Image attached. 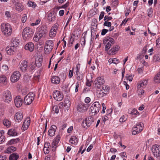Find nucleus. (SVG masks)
Instances as JSON below:
<instances>
[{
    "instance_id": "62",
    "label": "nucleus",
    "mask_w": 160,
    "mask_h": 160,
    "mask_svg": "<svg viewBox=\"0 0 160 160\" xmlns=\"http://www.w3.org/2000/svg\"><path fill=\"white\" fill-rule=\"evenodd\" d=\"M155 59H156V61H158L160 60V54H158L154 56Z\"/></svg>"
},
{
    "instance_id": "40",
    "label": "nucleus",
    "mask_w": 160,
    "mask_h": 160,
    "mask_svg": "<svg viewBox=\"0 0 160 160\" xmlns=\"http://www.w3.org/2000/svg\"><path fill=\"white\" fill-rule=\"evenodd\" d=\"M53 48L45 46L44 52L45 54H48L52 50Z\"/></svg>"
},
{
    "instance_id": "18",
    "label": "nucleus",
    "mask_w": 160,
    "mask_h": 160,
    "mask_svg": "<svg viewBox=\"0 0 160 160\" xmlns=\"http://www.w3.org/2000/svg\"><path fill=\"white\" fill-rule=\"evenodd\" d=\"M23 118L22 113L21 112H18L16 113L14 118L16 122L18 123L21 121Z\"/></svg>"
},
{
    "instance_id": "52",
    "label": "nucleus",
    "mask_w": 160,
    "mask_h": 160,
    "mask_svg": "<svg viewBox=\"0 0 160 160\" xmlns=\"http://www.w3.org/2000/svg\"><path fill=\"white\" fill-rule=\"evenodd\" d=\"M127 120V118L124 115L122 116L119 119V121L120 122H125Z\"/></svg>"
},
{
    "instance_id": "39",
    "label": "nucleus",
    "mask_w": 160,
    "mask_h": 160,
    "mask_svg": "<svg viewBox=\"0 0 160 160\" xmlns=\"http://www.w3.org/2000/svg\"><path fill=\"white\" fill-rule=\"evenodd\" d=\"M53 41L51 40H47L45 44V46L53 48Z\"/></svg>"
},
{
    "instance_id": "63",
    "label": "nucleus",
    "mask_w": 160,
    "mask_h": 160,
    "mask_svg": "<svg viewBox=\"0 0 160 160\" xmlns=\"http://www.w3.org/2000/svg\"><path fill=\"white\" fill-rule=\"evenodd\" d=\"M91 101V99L90 98L87 97L84 100L85 102L86 103H88Z\"/></svg>"
},
{
    "instance_id": "26",
    "label": "nucleus",
    "mask_w": 160,
    "mask_h": 160,
    "mask_svg": "<svg viewBox=\"0 0 160 160\" xmlns=\"http://www.w3.org/2000/svg\"><path fill=\"white\" fill-rule=\"evenodd\" d=\"M107 42L113 44L114 43V40L113 38L109 36H107L103 40L104 44Z\"/></svg>"
},
{
    "instance_id": "14",
    "label": "nucleus",
    "mask_w": 160,
    "mask_h": 160,
    "mask_svg": "<svg viewBox=\"0 0 160 160\" xmlns=\"http://www.w3.org/2000/svg\"><path fill=\"white\" fill-rule=\"evenodd\" d=\"M30 123V118L28 117L26 118L23 123L22 128V129L24 131L26 130L29 126Z\"/></svg>"
},
{
    "instance_id": "44",
    "label": "nucleus",
    "mask_w": 160,
    "mask_h": 160,
    "mask_svg": "<svg viewBox=\"0 0 160 160\" xmlns=\"http://www.w3.org/2000/svg\"><path fill=\"white\" fill-rule=\"evenodd\" d=\"M64 107H66V108H68L70 106V101H69L68 99V98H65L64 100Z\"/></svg>"
},
{
    "instance_id": "35",
    "label": "nucleus",
    "mask_w": 160,
    "mask_h": 160,
    "mask_svg": "<svg viewBox=\"0 0 160 160\" xmlns=\"http://www.w3.org/2000/svg\"><path fill=\"white\" fill-rule=\"evenodd\" d=\"M106 94L103 92V90L100 89V91L98 90L97 92V96L99 98H101L105 96Z\"/></svg>"
},
{
    "instance_id": "60",
    "label": "nucleus",
    "mask_w": 160,
    "mask_h": 160,
    "mask_svg": "<svg viewBox=\"0 0 160 160\" xmlns=\"http://www.w3.org/2000/svg\"><path fill=\"white\" fill-rule=\"evenodd\" d=\"M80 64L79 63H78L77 64L76 66V73H78V72H79V71H80Z\"/></svg>"
},
{
    "instance_id": "59",
    "label": "nucleus",
    "mask_w": 160,
    "mask_h": 160,
    "mask_svg": "<svg viewBox=\"0 0 160 160\" xmlns=\"http://www.w3.org/2000/svg\"><path fill=\"white\" fill-rule=\"evenodd\" d=\"M156 46L158 48H160V38H158L156 41Z\"/></svg>"
},
{
    "instance_id": "31",
    "label": "nucleus",
    "mask_w": 160,
    "mask_h": 160,
    "mask_svg": "<svg viewBox=\"0 0 160 160\" xmlns=\"http://www.w3.org/2000/svg\"><path fill=\"white\" fill-rule=\"evenodd\" d=\"M69 142L72 144H77L78 142V140L76 137L74 136H71L69 140Z\"/></svg>"
},
{
    "instance_id": "32",
    "label": "nucleus",
    "mask_w": 160,
    "mask_h": 160,
    "mask_svg": "<svg viewBox=\"0 0 160 160\" xmlns=\"http://www.w3.org/2000/svg\"><path fill=\"white\" fill-rule=\"evenodd\" d=\"M16 150V148L13 147L11 146L9 147L5 151V152L6 153H11L13 152Z\"/></svg>"
},
{
    "instance_id": "10",
    "label": "nucleus",
    "mask_w": 160,
    "mask_h": 160,
    "mask_svg": "<svg viewBox=\"0 0 160 160\" xmlns=\"http://www.w3.org/2000/svg\"><path fill=\"white\" fill-rule=\"evenodd\" d=\"M53 96L54 99L59 101H61L63 98V95L60 91L56 90L53 93Z\"/></svg>"
},
{
    "instance_id": "15",
    "label": "nucleus",
    "mask_w": 160,
    "mask_h": 160,
    "mask_svg": "<svg viewBox=\"0 0 160 160\" xmlns=\"http://www.w3.org/2000/svg\"><path fill=\"white\" fill-rule=\"evenodd\" d=\"M60 138L61 137H60V135H58L56 136V137L54 139L52 143V150L53 151L55 150V149L56 148V146L59 143L60 140Z\"/></svg>"
},
{
    "instance_id": "20",
    "label": "nucleus",
    "mask_w": 160,
    "mask_h": 160,
    "mask_svg": "<svg viewBox=\"0 0 160 160\" xmlns=\"http://www.w3.org/2000/svg\"><path fill=\"white\" fill-rule=\"evenodd\" d=\"M60 78L56 76H52L51 78V82L52 83L55 84H58L60 82Z\"/></svg>"
},
{
    "instance_id": "47",
    "label": "nucleus",
    "mask_w": 160,
    "mask_h": 160,
    "mask_svg": "<svg viewBox=\"0 0 160 160\" xmlns=\"http://www.w3.org/2000/svg\"><path fill=\"white\" fill-rule=\"evenodd\" d=\"M148 16L149 17H151L152 16L153 9L152 8H149L148 10Z\"/></svg>"
},
{
    "instance_id": "51",
    "label": "nucleus",
    "mask_w": 160,
    "mask_h": 160,
    "mask_svg": "<svg viewBox=\"0 0 160 160\" xmlns=\"http://www.w3.org/2000/svg\"><path fill=\"white\" fill-rule=\"evenodd\" d=\"M38 34L36 33L35 34L33 38V40L36 42H37L39 41V40L40 39V38L38 37Z\"/></svg>"
},
{
    "instance_id": "22",
    "label": "nucleus",
    "mask_w": 160,
    "mask_h": 160,
    "mask_svg": "<svg viewBox=\"0 0 160 160\" xmlns=\"http://www.w3.org/2000/svg\"><path fill=\"white\" fill-rule=\"evenodd\" d=\"M56 14L54 11L51 12L48 14V19L50 22H53L56 20Z\"/></svg>"
},
{
    "instance_id": "2",
    "label": "nucleus",
    "mask_w": 160,
    "mask_h": 160,
    "mask_svg": "<svg viewBox=\"0 0 160 160\" xmlns=\"http://www.w3.org/2000/svg\"><path fill=\"white\" fill-rule=\"evenodd\" d=\"M1 28L3 34L6 36L11 35L12 29V27L8 23H2L1 25Z\"/></svg>"
},
{
    "instance_id": "30",
    "label": "nucleus",
    "mask_w": 160,
    "mask_h": 160,
    "mask_svg": "<svg viewBox=\"0 0 160 160\" xmlns=\"http://www.w3.org/2000/svg\"><path fill=\"white\" fill-rule=\"evenodd\" d=\"M76 78L78 81H81L83 80L84 78V73L82 72L76 73Z\"/></svg>"
},
{
    "instance_id": "9",
    "label": "nucleus",
    "mask_w": 160,
    "mask_h": 160,
    "mask_svg": "<svg viewBox=\"0 0 160 160\" xmlns=\"http://www.w3.org/2000/svg\"><path fill=\"white\" fill-rule=\"evenodd\" d=\"M21 76L20 72L18 71H15L11 75L10 80L12 82H16L20 79Z\"/></svg>"
},
{
    "instance_id": "12",
    "label": "nucleus",
    "mask_w": 160,
    "mask_h": 160,
    "mask_svg": "<svg viewBox=\"0 0 160 160\" xmlns=\"http://www.w3.org/2000/svg\"><path fill=\"white\" fill-rule=\"evenodd\" d=\"M104 82V80L102 77H98L94 81L95 85L98 88H100L101 86L103 84Z\"/></svg>"
},
{
    "instance_id": "21",
    "label": "nucleus",
    "mask_w": 160,
    "mask_h": 160,
    "mask_svg": "<svg viewBox=\"0 0 160 160\" xmlns=\"http://www.w3.org/2000/svg\"><path fill=\"white\" fill-rule=\"evenodd\" d=\"M119 48V47L118 46L116 45L114 46L109 51L108 54L110 55H113L116 54L118 51Z\"/></svg>"
},
{
    "instance_id": "50",
    "label": "nucleus",
    "mask_w": 160,
    "mask_h": 160,
    "mask_svg": "<svg viewBox=\"0 0 160 160\" xmlns=\"http://www.w3.org/2000/svg\"><path fill=\"white\" fill-rule=\"evenodd\" d=\"M57 32H53L52 31L50 30L49 33V36L50 37L53 38L54 37L56 34Z\"/></svg>"
},
{
    "instance_id": "45",
    "label": "nucleus",
    "mask_w": 160,
    "mask_h": 160,
    "mask_svg": "<svg viewBox=\"0 0 160 160\" xmlns=\"http://www.w3.org/2000/svg\"><path fill=\"white\" fill-rule=\"evenodd\" d=\"M36 66L35 63L34 62H31L30 65L29 66L30 70L31 71L33 70Z\"/></svg>"
},
{
    "instance_id": "42",
    "label": "nucleus",
    "mask_w": 160,
    "mask_h": 160,
    "mask_svg": "<svg viewBox=\"0 0 160 160\" xmlns=\"http://www.w3.org/2000/svg\"><path fill=\"white\" fill-rule=\"evenodd\" d=\"M6 82H7V79L5 76H0V85L4 84Z\"/></svg>"
},
{
    "instance_id": "43",
    "label": "nucleus",
    "mask_w": 160,
    "mask_h": 160,
    "mask_svg": "<svg viewBox=\"0 0 160 160\" xmlns=\"http://www.w3.org/2000/svg\"><path fill=\"white\" fill-rule=\"evenodd\" d=\"M154 81L156 83H160V73H158L154 77Z\"/></svg>"
},
{
    "instance_id": "49",
    "label": "nucleus",
    "mask_w": 160,
    "mask_h": 160,
    "mask_svg": "<svg viewBox=\"0 0 160 160\" xmlns=\"http://www.w3.org/2000/svg\"><path fill=\"white\" fill-rule=\"evenodd\" d=\"M105 44H106V45L105 47V49L106 51H107L112 46V44L111 43H109L107 42L106 43H105Z\"/></svg>"
},
{
    "instance_id": "57",
    "label": "nucleus",
    "mask_w": 160,
    "mask_h": 160,
    "mask_svg": "<svg viewBox=\"0 0 160 160\" xmlns=\"http://www.w3.org/2000/svg\"><path fill=\"white\" fill-rule=\"evenodd\" d=\"M104 14H105V13L103 11H102L101 12L100 15L99 17V20H100L102 19L103 18V17L104 16Z\"/></svg>"
},
{
    "instance_id": "38",
    "label": "nucleus",
    "mask_w": 160,
    "mask_h": 160,
    "mask_svg": "<svg viewBox=\"0 0 160 160\" xmlns=\"http://www.w3.org/2000/svg\"><path fill=\"white\" fill-rule=\"evenodd\" d=\"M58 23H56L54 24L50 30L52 31L53 32H57V30L58 28Z\"/></svg>"
},
{
    "instance_id": "24",
    "label": "nucleus",
    "mask_w": 160,
    "mask_h": 160,
    "mask_svg": "<svg viewBox=\"0 0 160 160\" xmlns=\"http://www.w3.org/2000/svg\"><path fill=\"white\" fill-rule=\"evenodd\" d=\"M34 44L32 42L28 43L25 46V49L28 50L30 52H32L33 51L34 48Z\"/></svg>"
},
{
    "instance_id": "61",
    "label": "nucleus",
    "mask_w": 160,
    "mask_h": 160,
    "mask_svg": "<svg viewBox=\"0 0 160 160\" xmlns=\"http://www.w3.org/2000/svg\"><path fill=\"white\" fill-rule=\"evenodd\" d=\"M108 31V30L105 29H103L101 32V35H105Z\"/></svg>"
},
{
    "instance_id": "5",
    "label": "nucleus",
    "mask_w": 160,
    "mask_h": 160,
    "mask_svg": "<svg viewBox=\"0 0 160 160\" xmlns=\"http://www.w3.org/2000/svg\"><path fill=\"white\" fill-rule=\"evenodd\" d=\"M94 119L93 117L90 116L86 118L82 123V126L85 128H87L89 127L92 122H94Z\"/></svg>"
},
{
    "instance_id": "29",
    "label": "nucleus",
    "mask_w": 160,
    "mask_h": 160,
    "mask_svg": "<svg viewBox=\"0 0 160 160\" xmlns=\"http://www.w3.org/2000/svg\"><path fill=\"white\" fill-rule=\"evenodd\" d=\"M42 59L39 57H37L36 58L35 64L36 66L38 67H40L42 65Z\"/></svg>"
},
{
    "instance_id": "33",
    "label": "nucleus",
    "mask_w": 160,
    "mask_h": 160,
    "mask_svg": "<svg viewBox=\"0 0 160 160\" xmlns=\"http://www.w3.org/2000/svg\"><path fill=\"white\" fill-rule=\"evenodd\" d=\"M19 158L18 154L14 153L11 154L9 157L10 160H17Z\"/></svg>"
},
{
    "instance_id": "56",
    "label": "nucleus",
    "mask_w": 160,
    "mask_h": 160,
    "mask_svg": "<svg viewBox=\"0 0 160 160\" xmlns=\"http://www.w3.org/2000/svg\"><path fill=\"white\" fill-rule=\"evenodd\" d=\"M41 21L40 19H38L37 20L35 23H32L31 24L32 26L36 25L40 23Z\"/></svg>"
},
{
    "instance_id": "34",
    "label": "nucleus",
    "mask_w": 160,
    "mask_h": 160,
    "mask_svg": "<svg viewBox=\"0 0 160 160\" xmlns=\"http://www.w3.org/2000/svg\"><path fill=\"white\" fill-rule=\"evenodd\" d=\"M19 44V40L17 38H15L12 39V42L10 44L14 46H15L17 48Z\"/></svg>"
},
{
    "instance_id": "36",
    "label": "nucleus",
    "mask_w": 160,
    "mask_h": 160,
    "mask_svg": "<svg viewBox=\"0 0 160 160\" xmlns=\"http://www.w3.org/2000/svg\"><path fill=\"white\" fill-rule=\"evenodd\" d=\"M2 123L4 126L7 128H9L11 126V123L10 121L7 119H4Z\"/></svg>"
},
{
    "instance_id": "64",
    "label": "nucleus",
    "mask_w": 160,
    "mask_h": 160,
    "mask_svg": "<svg viewBox=\"0 0 160 160\" xmlns=\"http://www.w3.org/2000/svg\"><path fill=\"white\" fill-rule=\"evenodd\" d=\"M120 156L123 158V157H126L127 158V156L126 155V153L125 152H122L120 153Z\"/></svg>"
},
{
    "instance_id": "58",
    "label": "nucleus",
    "mask_w": 160,
    "mask_h": 160,
    "mask_svg": "<svg viewBox=\"0 0 160 160\" xmlns=\"http://www.w3.org/2000/svg\"><path fill=\"white\" fill-rule=\"evenodd\" d=\"M27 19V15L26 14H24L23 15V17L21 19V21L22 23H24L26 21Z\"/></svg>"
},
{
    "instance_id": "7",
    "label": "nucleus",
    "mask_w": 160,
    "mask_h": 160,
    "mask_svg": "<svg viewBox=\"0 0 160 160\" xmlns=\"http://www.w3.org/2000/svg\"><path fill=\"white\" fill-rule=\"evenodd\" d=\"M143 124L141 122L137 124L135 127L133 128L132 130V134L135 135L141 132L143 129Z\"/></svg>"
},
{
    "instance_id": "54",
    "label": "nucleus",
    "mask_w": 160,
    "mask_h": 160,
    "mask_svg": "<svg viewBox=\"0 0 160 160\" xmlns=\"http://www.w3.org/2000/svg\"><path fill=\"white\" fill-rule=\"evenodd\" d=\"M112 19V17L106 15L104 17V21L106 20V21H108L111 20Z\"/></svg>"
},
{
    "instance_id": "46",
    "label": "nucleus",
    "mask_w": 160,
    "mask_h": 160,
    "mask_svg": "<svg viewBox=\"0 0 160 160\" xmlns=\"http://www.w3.org/2000/svg\"><path fill=\"white\" fill-rule=\"evenodd\" d=\"M28 5L29 7H32L35 8L36 6V5L34 2H32L31 1H29L28 2Z\"/></svg>"
},
{
    "instance_id": "28",
    "label": "nucleus",
    "mask_w": 160,
    "mask_h": 160,
    "mask_svg": "<svg viewBox=\"0 0 160 160\" xmlns=\"http://www.w3.org/2000/svg\"><path fill=\"white\" fill-rule=\"evenodd\" d=\"M15 9L19 12H22L23 9V6L22 3L17 2L15 4Z\"/></svg>"
},
{
    "instance_id": "6",
    "label": "nucleus",
    "mask_w": 160,
    "mask_h": 160,
    "mask_svg": "<svg viewBox=\"0 0 160 160\" xmlns=\"http://www.w3.org/2000/svg\"><path fill=\"white\" fill-rule=\"evenodd\" d=\"M90 108L92 113L95 115L99 112L101 109V105L98 102H95L92 104Z\"/></svg>"
},
{
    "instance_id": "16",
    "label": "nucleus",
    "mask_w": 160,
    "mask_h": 160,
    "mask_svg": "<svg viewBox=\"0 0 160 160\" xmlns=\"http://www.w3.org/2000/svg\"><path fill=\"white\" fill-rule=\"evenodd\" d=\"M14 103L16 107H20L22 104V99L19 96L16 97L14 99Z\"/></svg>"
},
{
    "instance_id": "8",
    "label": "nucleus",
    "mask_w": 160,
    "mask_h": 160,
    "mask_svg": "<svg viewBox=\"0 0 160 160\" xmlns=\"http://www.w3.org/2000/svg\"><path fill=\"white\" fill-rule=\"evenodd\" d=\"M152 152L154 157H160V145H153L152 148Z\"/></svg>"
},
{
    "instance_id": "25",
    "label": "nucleus",
    "mask_w": 160,
    "mask_h": 160,
    "mask_svg": "<svg viewBox=\"0 0 160 160\" xmlns=\"http://www.w3.org/2000/svg\"><path fill=\"white\" fill-rule=\"evenodd\" d=\"M148 83V80H145L142 81H139L137 84V88L139 89L141 87L143 88Z\"/></svg>"
},
{
    "instance_id": "37",
    "label": "nucleus",
    "mask_w": 160,
    "mask_h": 160,
    "mask_svg": "<svg viewBox=\"0 0 160 160\" xmlns=\"http://www.w3.org/2000/svg\"><path fill=\"white\" fill-rule=\"evenodd\" d=\"M62 90L65 94L68 93L70 91V88L68 85H65L62 87Z\"/></svg>"
},
{
    "instance_id": "19",
    "label": "nucleus",
    "mask_w": 160,
    "mask_h": 160,
    "mask_svg": "<svg viewBox=\"0 0 160 160\" xmlns=\"http://www.w3.org/2000/svg\"><path fill=\"white\" fill-rule=\"evenodd\" d=\"M47 32V30L43 27H41L39 28L38 32L36 33L38 35V37L41 39L43 35Z\"/></svg>"
},
{
    "instance_id": "55",
    "label": "nucleus",
    "mask_w": 160,
    "mask_h": 160,
    "mask_svg": "<svg viewBox=\"0 0 160 160\" xmlns=\"http://www.w3.org/2000/svg\"><path fill=\"white\" fill-rule=\"evenodd\" d=\"M111 25L112 24L111 22L108 21H105L103 23L104 26L108 27L111 26Z\"/></svg>"
},
{
    "instance_id": "3",
    "label": "nucleus",
    "mask_w": 160,
    "mask_h": 160,
    "mask_svg": "<svg viewBox=\"0 0 160 160\" xmlns=\"http://www.w3.org/2000/svg\"><path fill=\"white\" fill-rule=\"evenodd\" d=\"M34 99V94L32 92L28 93L25 97L23 102L26 105L30 104Z\"/></svg>"
},
{
    "instance_id": "4",
    "label": "nucleus",
    "mask_w": 160,
    "mask_h": 160,
    "mask_svg": "<svg viewBox=\"0 0 160 160\" xmlns=\"http://www.w3.org/2000/svg\"><path fill=\"white\" fill-rule=\"evenodd\" d=\"M2 99L5 102L9 103L12 99L11 94L9 91H6L2 93Z\"/></svg>"
},
{
    "instance_id": "53",
    "label": "nucleus",
    "mask_w": 160,
    "mask_h": 160,
    "mask_svg": "<svg viewBox=\"0 0 160 160\" xmlns=\"http://www.w3.org/2000/svg\"><path fill=\"white\" fill-rule=\"evenodd\" d=\"M138 113V111L135 109H134L132 110V111L130 113V114H132L133 115H136Z\"/></svg>"
},
{
    "instance_id": "11",
    "label": "nucleus",
    "mask_w": 160,
    "mask_h": 160,
    "mask_svg": "<svg viewBox=\"0 0 160 160\" xmlns=\"http://www.w3.org/2000/svg\"><path fill=\"white\" fill-rule=\"evenodd\" d=\"M17 48L15 46H14L10 44L7 46L6 48L7 53L8 55H13L16 51Z\"/></svg>"
},
{
    "instance_id": "23",
    "label": "nucleus",
    "mask_w": 160,
    "mask_h": 160,
    "mask_svg": "<svg viewBox=\"0 0 160 160\" xmlns=\"http://www.w3.org/2000/svg\"><path fill=\"white\" fill-rule=\"evenodd\" d=\"M57 129V127L55 125H52L51 126L50 128L48 131V134L50 137L53 136L55 133Z\"/></svg>"
},
{
    "instance_id": "27",
    "label": "nucleus",
    "mask_w": 160,
    "mask_h": 160,
    "mask_svg": "<svg viewBox=\"0 0 160 160\" xmlns=\"http://www.w3.org/2000/svg\"><path fill=\"white\" fill-rule=\"evenodd\" d=\"M8 135L12 136H15L17 135V130L15 128H12L8 130Z\"/></svg>"
},
{
    "instance_id": "41",
    "label": "nucleus",
    "mask_w": 160,
    "mask_h": 160,
    "mask_svg": "<svg viewBox=\"0 0 160 160\" xmlns=\"http://www.w3.org/2000/svg\"><path fill=\"white\" fill-rule=\"evenodd\" d=\"M100 89H102V90H103V92H105V93L107 94L109 92V88L107 86H106V85H103L100 88Z\"/></svg>"
},
{
    "instance_id": "17",
    "label": "nucleus",
    "mask_w": 160,
    "mask_h": 160,
    "mask_svg": "<svg viewBox=\"0 0 160 160\" xmlns=\"http://www.w3.org/2000/svg\"><path fill=\"white\" fill-rule=\"evenodd\" d=\"M88 106L84 103L79 104L77 107V110L79 112H84L88 109Z\"/></svg>"
},
{
    "instance_id": "1",
    "label": "nucleus",
    "mask_w": 160,
    "mask_h": 160,
    "mask_svg": "<svg viewBox=\"0 0 160 160\" xmlns=\"http://www.w3.org/2000/svg\"><path fill=\"white\" fill-rule=\"evenodd\" d=\"M34 32L32 29L29 27L24 28L22 32V37L25 41H28L31 39L33 35Z\"/></svg>"
},
{
    "instance_id": "13",
    "label": "nucleus",
    "mask_w": 160,
    "mask_h": 160,
    "mask_svg": "<svg viewBox=\"0 0 160 160\" xmlns=\"http://www.w3.org/2000/svg\"><path fill=\"white\" fill-rule=\"evenodd\" d=\"M28 62L27 61L24 60L22 62L20 66V68L21 71L25 72L28 68Z\"/></svg>"
},
{
    "instance_id": "48",
    "label": "nucleus",
    "mask_w": 160,
    "mask_h": 160,
    "mask_svg": "<svg viewBox=\"0 0 160 160\" xmlns=\"http://www.w3.org/2000/svg\"><path fill=\"white\" fill-rule=\"evenodd\" d=\"M52 110L56 113H58L59 112V109L58 106L55 105L53 106L52 108Z\"/></svg>"
}]
</instances>
